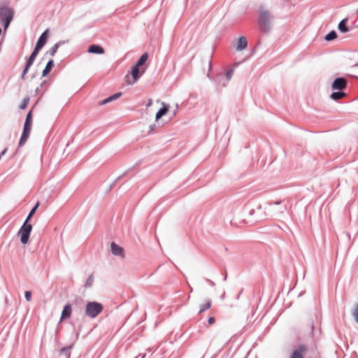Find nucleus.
I'll return each mask as SVG.
<instances>
[{
  "instance_id": "obj_32",
  "label": "nucleus",
  "mask_w": 358,
  "mask_h": 358,
  "mask_svg": "<svg viewBox=\"0 0 358 358\" xmlns=\"http://www.w3.org/2000/svg\"><path fill=\"white\" fill-rule=\"evenodd\" d=\"M152 99H150V100H149V101H148V104H147V107L150 106L152 105Z\"/></svg>"
},
{
  "instance_id": "obj_11",
  "label": "nucleus",
  "mask_w": 358,
  "mask_h": 358,
  "mask_svg": "<svg viewBox=\"0 0 358 358\" xmlns=\"http://www.w3.org/2000/svg\"><path fill=\"white\" fill-rule=\"evenodd\" d=\"M110 248L111 252L114 255H119L122 257H124V250L122 247L116 245L115 243H112Z\"/></svg>"
},
{
  "instance_id": "obj_25",
  "label": "nucleus",
  "mask_w": 358,
  "mask_h": 358,
  "mask_svg": "<svg viewBox=\"0 0 358 358\" xmlns=\"http://www.w3.org/2000/svg\"><path fill=\"white\" fill-rule=\"evenodd\" d=\"M58 48H59L58 43L54 45V46H52L50 49V50L48 52V53H49L52 56H54L55 55V53L57 52Z\"/></svg>"
},
{
  "instance_id": "obj_10",
  "label": "nucleus",
  "mask_w": 358,
  "mask_h": 358,
  "mask_svg": "<svg viewBox=\"0 0 358 358\" xmlns=\"http://www.w3.org/2000/svg\"><path fill=\"white\" fill-rule=\"evenodd\" d=\"M248 45V41L246 37L245 36H241L238 38L237 43H236V49L238 51H241L247 48Z\"/></svg>"
},
{
  "instance_id": "obj_8",
  "label": "nucleus",
  "mask_w": 358,
  "mask_h": 358,
  "mask_svg": "<svg viewBox=\"0 0 358 358\" xmlns=\"http://www.w3.org/2000/svg\"><path fill=\"white\" fill-rule=\"evenodd\" d=\"M162 108L160 110L156 113L155 120L157 121L159 120L163 115H166L169 110V105L166 104L164 102L161 103Z\"/></svg>"
},
{
  "instance_id": "obj_13",
  "label": "nucleus",
  "mask_w": 358,
  "mask_h": 358,
  "mask_svg": "<svg viewBox=\"0 0 358 358\" xmlns=\"http://www.w3.org/2000/svg\"><path fill=\"white\" fill-rule=\"evenodd\" d=\"M72 308L70 304H66L62 313L61 320L69 318L71 315Z\"/></svg>"
},
{
  "instance_id": "obj_19",
  "label": "nucleus",
  "mask_w": 358,
  "mask_h": 358,
  "mask_svg": "<svg viewBox=\"0 0 358 358\" xmlns=\"http://www.w3.org/2000/svg\"><path fill=\"white\" fill-rule=\"evenodd\" d=\"M54 65L53 60H50L48 64H46V66L45 69L43 71V76H45L52 69V66Z\"/></svg>"
},
{
  "instance_id": "obj_31",
  "label": "nucleus",
  "mask_w": 358,
  "mask_h": 358,
  "mask_svg": "<svg viewBox=\"0 0 358 358\" xmlns=\"http://www.w3.org/2000/svg\"><path fill=\"white\" fill-rule=\"evenodd\" d=\"M32 216H33L32 215H31L30 213H29V215H28V216H27V219H26V220H25V222H24V223L28 224L29 220L31 219V217Z\"/></svg>"
},
{
  "instance_id": "obj_26",
  "label": "nucleus",
  "mask_w": 358,
  "mask_h": 358,
  "mask_svg": "<svg viewBox=\"0 0 358 358\" xmlns=\"http://www.w3.org/2000/svg\"><path fill=\"white\" fill-rule=\"evenodd\" d=\"M25 299L27 301H30L31 299V292L30 291H26L25 294Z\"/></svg>"
},
{
  "instance_id": "obj_2",
  "label": "nucleus",
  "mask_w": 358,
  "mask_h": 358,
  "mask_svg": "<svg viewBox=\"0 0 358 358\" xmlns=\"http://www.w3.org/2000/svg\"><path fill=\"white\" fill-rule=\"evenodd\" d=\"M103 309V305L96 301L88 302L85 307L86 315L91 317L94 318L99 315Z\"/></svg>"
},
{
  "instance_id": "obj_18",
  "label": "nucleus",
  "mask_w": 358,
  "mask_h": 358,
  "mask_svg": "<svg viewBox=\"0 0 358 358\" xmlns=\"http://www.w3.org/2000/svg\"><path fill=\"white\" fill-rule=\"evenodd\" d=\"M148 53H143L141 57L139 58V59L138 60L137 63H136V66H139L141 67V66H143L145 62L148 60Z\"/></svg>"
},
{
  "instance_id": "obj_24",
  "label": "nucleus",
  "mask_w": 358,
  "mask_h": 358,
  "mask_svg": "<svg viewBox=\"0 0 358 358\" xmlns=\"http://www.w3.org/2000/svg\"><path fill=\"white\" fill-rule=\"evenodd\" d=\"M29 102V98H24L23 99V101H22V103H20L19 108L22 110H24L27 108L28 103Z\"/></svg>"
},
{
  "instance_id": "obj_30",
  "label": "nucleus",
  "mask_w": 358,
  "mask_h": 358,
  "mask_svg": "<svg viewBox=\"0 0 358 358\" xmlns=\"http://www.w3.org/2000/svg\"><path fill=\"white\" fill-rule=\"evenodd\" d=\"M32 216H33L32 215H31L30 213H29V215H28V216H27V219H26V220H25V222H24V223L28 224L29 220L31 219V217Z\"/></svg>"
},
{
  "instance_id": "obj_23",
  "label": "nucleus",
  "mask_w": 358,
  "mask_h": 358,
  "mask_svg": "<svg viewBox=\"0 0 358 358\" xmlns=\"http://www.w3.org/2000/svg\"><path fill=\"white\" fill-rule=\"evenodd\" d=\"M352 315L354 317L355 321L358 323V303L356 304L352 310Z\"/></svg>"
},
{
  "instance_id": "obj_1",
  "label": "nucleus",
  "mask_w": 358,
  "mask_h": 358,
  "mask_svg": "<svg viewBox=\"0 0 358 358\" xmlns=\"http://www.w3.org/2000/svg\"><path fill=\"white\" fill-rule=\"evenodd\" d=\"M48 37V30H45L41 34V36L39 37V38L36 43V47L34 48V50L31 54L29 58L28 59V60L27 62L26 66L22 72V79H24L25 75L28 73L30 66L33 64L38 52L42 49V48L46 43Z\"/></svg>"
},
{
  "instance_id": "obj_22",
  "label": "nucleus",
  "mask_w": 358,
  "mask_h": 358,
  "mask_svg": "<svg viewBox=\"0 0 358 358\" xmlns=\"http://www.w3.org/2000/svg\"><path fill=\"white\" fill-rule=\"evenodd\" d=\"M337 37V34L335 31H330L326 36L325 39L327 41H331L335 39Z\"/></svg>"
},
{
  "instance_id": "obj_12",
  "label": "nucleus",
  "mask_w": 358,
  "mask_h": 358,
  "mask_svg": "<svg viewBox=\"0 0 358 358\" xmlns=\"http://www.w3.org/2000/svg\"><path fill=\"white\" fill-rule=\"evenodd\" d=\"M88 52L93 54H103L105 52L104 49L97 45H92L88 48Z\"/></svg>"
},
{
  "instance_id": "obj_5",
  "label": "nucleus",
  "mask_w": 358,
  "mask_h": 358,
  "mask_svg": "<svg viewBox=\"0 0 358 358\" xmlns=\"http://www.w3.org/2000/svg\"><path fill=\"white\" fill-rule=\"evenodd\" d=\"M32 229V225L30 224L24 223L21 227L18 234L20 236L22 243L27 244L29 241V235Z\"/></svg>"
},
{
  "instance_id": "obj_17",
  "label": "nucleus",
  "mask_w": 358,
  "mask_h": 358,
  "mask_svg": "<svg viewBox=\"0 0 358 358\" xmlns=\"http://www.w3.org/2000/svg\"><path fill=\"white\" fill-rule=\"evenodd\" d=\"M345 96H346V94L345 92H333L331 94L330 97H331V99H332L334 100H339V99H343Z\"/></svg>"
},
{
  "instance_id": "obj_29",
  "label": "nucleus",
  "mask_w": 358,
  "mask_h": 358,
  "mask_svg": "<svg viewBox=\"0 0 358 358\" xmlns=\"http://www.w3.org/2000/svg\"><path fill=\"white\" fill-rule=\"evenodd\" d=\"M208 322L209 325H212L215 322V319L213 317H210L208 318Z\"/></svg>"
},
{
  "instance_id": "obj_20",
  "label": "nucleus",
  "mask_w": 358,
  "mask_h": 358,
  "mask_svg": "<svg viewBox=\"0 0 358 358\" xmlns=\"http://www.w3.org/2000/svg\"><path fill=\"white\" fill-rule=\"evenodd\" d=\"M31 122H32L31 111H29L28 113V114L27 115L24 127H27L31 128Z\"/></svg>"
},
{
  "instance_id": "obj_7",
  "label": "nucleus",
  "mask_w": 358,
  "mask_h": 358,
  "mask_svg": "<svg viewBox=\"0 0 358 358\" xmlns=\"http://www.w3.org/2000/svg\"><path fill=\"white\" fill-rule=\"evenodd\" d=\"M347 86V81L343 78H336L332 83L331 87L333 90H342L345 89Z\"/></svg>"
},
{
  "instance_id": "obj_33",
  "label": "nucleus",
  "mask_w": 358,
  "mask_h": 358,
  "mask_svg": "<svg viewBox=\"0 0 358 358\" xmlns=\"http://www.w3.org/2000/svg\"><path fill=\"white\" fill-rule=\"evenodd\" d=\"M357 12H358V10H357Z\"/></svg>"
},
{
  "instance_id": "obj_3",
  "label": "nucleus",
  "mask_w": 358,
  "mask_h": 358,
  "mask_svg": "<svg viewBox=\"0 0 358 358\" xmlns=\"http://www.w3.org/2000/svg\"><path fill=\"white\" fill-rule=\"evenodd\" d=\"M13 10L9 8H0V20L4 22V29H6L13 17Z\"/></svg>"
},
{
  "instance_id": "obj_15",
  "label": "nucleus",
  "mask_w": 358,
  "mask_h": 358,
  "mask_svg": "<svg viewBox=\"0 0 358 358\" xmlns=\"http://www.w3.org/2000/svg\"><path fill=\"white\" fill-rule=\"evenodd\" d=\"M347 20V19H343L338 24V28L343 33H346L349 31L348 27L346 26Z\"/></svg>"
},
{
  "instance_id": "obj_28",
  "label": "nucleus",
  "mask_w": 358,
  "mask_h": 358,
  "mask_svg": "<svg viewBox=\"0 0 358 358\" xmlns=\"http://www.w3.org/2000/svg\"><path fill=\"white\" fill-rule=\"evenodd\" d=\"M233 73H234L233 70H229L227 72V78L228 80H229L231 78Z\"/></svg>"
},
{
  "instance_id": "obj_6",
  "label": "nucleus",
  "mask_w": 358,
  "mask_h": 358,
  "mask_svg": "<svg viewBox=\"0 0 358 358\" xmlns=\"http://www.w3.org/2000/svg\"><path fill=\"white\" fill-rule=\"evenodd\" d=\"M307 352V347L305 345H300L297 349L293 351L289 358H304Z\"/></svg>"
},
{
  "instance_id": "obj_21",
  "label": "nucleus",
  "mask_w": 358,
  "mask_h": 358,
  "mask_svg": "<svg viewBox=\"0 0 358 358\" xmlns=\"http://www.w3.org/2000/svg\"><path fill=\"white\" fill-rule=\"evenodd\" d=\"M211 306V301L210 300H207L205 303H203L199 310V313H202L208 309H209Z\"/></svg>"
},
{
  "instance_id": "obj_4",
  "label": "nucleus",
  "mask_w": 358,
  "mask_h": 358,
  "mask_svg": "<svg viewBox=\"0 0 358 358\" xmlns=\"http://www.w3.org/2000/svg\"><path fill=\"white\" fill-rule=\"evenodd\" d=\"M270 14L268 12L261 10L259 13V24L261 30L263 31H268L270 29Z\"/></svg>"
},
{
  "instance_id": "obj_27",
  "label": "nucleus",
  "mask_w": 358,
  "mask_h": 358,
  "mask_svg": "<svg viewBox=\"0 0 358 358\" xmlns=\"http://www.w3.org/2000/svg\"><path fill=\"white\" fill-rule=\"evenodd\" d=\"M38 206H39V202H37L36 203V205L34 206V208L31 210L29 213L33 215L36 213Z\"/></svg>"
},
{
  "instance_id": "obj_16",
  "label": "nucleus",
  "mask_w": 358,
  "mask_h": 358,
  "mask_svg": "<svg viewBox=\"0 0 358 358\" xmlns=\"http://www.w3.org/2000/svg\"><path fill=\"white\" fill-rule=\"evenodd\" d=\"M121 95H122L121 92L116 93V94L110 96V97L103 100L100 103V105H103V104H106L111 101L115 100V99H118L119 97H120Z\"/></svg>"
},
{
  "instance_id": "obj_9",
  "label": "nucleus",
  "mask_w": 358,
  "mask_h": 358,
  "mask_svg": "<svg viewBox=\"0 0 358 358\" xmlns=\"http://www.w3.org/2000/svg\"><path fill=\"white\" fill-rule=\"evenodd\" d=\"M31 129V127H24L23 132L19 141V146H22L26 143L29 136Z\"/></svg>"
},
{
  "instance_id": "obj_14",
  "label": "nucleus",
  "mask_w": 358,
  "mask_h": 358,
  "mask_svg": "<svg viewBox=\"0 0 358 358\" xmlns=\"http://www.w3.org/2000/svg\"><path fill=\"white\" fill-rule=\"evenodd\" d=\"M144 71H145V69H143L142 70H141L139 66H137L136 65H135L131 71V76L134 78V82L132 83H135L138 79L139 73H144Z\"/></svg>"
}]
</instances>
